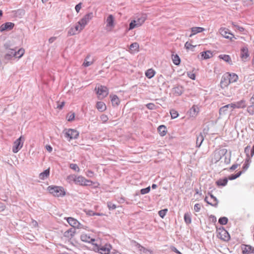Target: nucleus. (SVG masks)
<instances>
[{
	"instance_id": "obj_1",
	"label": "nucleus",
	"mask_w": 254,
	"mask_h": 254,
	"mask_svg": "<svg viewBox=\"0 0 254 254\" xmlns=\"http://www.w3.org/2000/svg\"><path fill=\"white\" fill-rule=\"evenodd\" d=\"M24 49L21 48L17 51L14 49H6L3 60L5 63L13 59V58H20L24 54Z\"/></svg>"
},
{
	"instance_id": "obj_2",
	"label": "nucleus",
	"mask_w": 254,
	"mask_h": 254,
	"mask_svg": "<svg viewBox=\"0 0 254 254\" xmlns=\"http://www.w3.org/2000/svg\"><path fill=\"white\" fill-rule=\"evenodd\" d=\"M50 193L57 197L65 195V192L63 187L58 186H49L48 188Z\"/></svg>"
},
{
	"instance_id": "obj_3",
	"label": "nucleus",
	"mask_w": 254,
	"mask_h": 254,
	"mask_svg": "<svg viewBox=\"0 0 254 254\" xmlns=\"http://www.w3.org/2000/svg\"><path fill=\"white\" fill-rule=\"evenodd\" d=\"M95 246L96 250L101 254H109L112 249V246L109 244H106L102 246L97 244H93Z\"/></svg>"
},
{
	"instance_id": "obj_4",
	"label": "nucleus",
	"mask_w": 254,
	"mask_h": 254,
	"mask_svg": "<svg viewBox=\"0 0 254 254\" xmlns=\"http://www.w3.org/2000/svg\"><path fill=\"white\" fill-rule=\"evenodd\" d=\"M95 90L96 91V93L99 99H102L106 97L109 93L107 87L103 85H99L96 87Z\"/></svg>"
},
{
	"instance_id": "obj_5",
	"label": "nucleus",
	"mask_w": 254,
	"mask_h": 254,
	"mask_svg": "<svg viewBox=\"0 0 254 254\" xmlns=\"http://www.w3.org/2000/svg\"><path fill=\"white\" fill-rule=\"evenodd\" d=\"M23 137L21 136L14 142L13 146L12 147V151L14 153L18 152L22 147L23 145Z\"/></svg>"
},
{
	"instance_id": "obj_6",
	"label": "nucleus",
	"mask_w": 254,
	"mask_h": 254,
	"mask_svg": "<svg viewBox=\"0 0 254 254\" xmlns=\"http://www.w3.org/2000/svg\"><path fill=\"white\" fill-rule=\"evenodd\" d=\"M75 183L80 186H90L93 184L92 181L87 180L81 176L76 177Z\"/></svg>"
},
{
	"instance_id": "obj_7",
	"label": "nucleus",
	"mask_w": 254,
	"mask_h": 254,
	"mask_svg": "<svg viewBox=\"0 0 254 254\" xmlns=\"http://www.w3.org/2000/svg\"><path fill=\"white\" fill-rule=\"evenodd\" d=\"M217 232L219 234V238L225 241H228L230 239V236L228 232L223 227L217 228Z\"/></svg>"
},
{
	"instance_id": "obj_8",
	"label": "nucleus",
	"mask_w": 254,
	"mask_h": 254,
	"mask_svg": "<svg viewBox=\"0 0 254 254\" xmlns=\"http://www.w3.org/2000/svg\"><path fill=\"white\" fill-rule=\"evenodd\" d=\"M93 17V13L90 12L86 14L84 17L78 22V25L81 26V29H83L85 25Z\"/></svg>"
},
{
	"instance_id": "obj_9",
	"label": "nucleus",
	"mask_w": 254,
	"mask_h": 254,
	"mask_svg": "<svg viewBox=\"0 0 254 254\" xmlns=\"http://www.w3.org/2000/svg\"><path fill=\"white\" fill-rule=\"evenodd\" d=\"M79 135L78 132L74 129H68L65 132V137L68 139V140H70L71 139H76L78 137Z\"/></svg>"
},
{
	"instance_id": "obj_10",
	"label": "nucleus",
	"mask_w": 254,
	"mask_h": 254,
	"mask_svg": "<svg viewBox=\"0 0 254 254\" xmlns=\"http://www.w3.org/2000/svg\"><path fill=\"white\" fill-rule=\"evenodd\" d=\"M220 34L224 38L232 40L234 35L230 32L229 30L226 28L221 27L219 29Z\"/></svg>"
},
{
	"instance_id": "obj_11",
	"label": "nucleus",
	"mask_w": 254,
	"mask_h": 254,
	"mask_svg": "<svg viewBox=\"0 0 254 254\" xmlns=\"http://www.w3.org/2000/svg\"><path fill=\"white\" fill-rule=\"evenodd\" d=\"M115 19L113 15L110 14L106 19L107 29L111 31L115 26Z\"/></svg>"
},
{
	"instance_id": "obj_12",
	"label": "nucleus",
	"mask_w": 254,
	"mask_h": 254,
	"mask_svg": "<svg viewBox=\"0 0 254 254\" xmlns=\"http://www.w3.org/2000/svg\"><path fill=\"white\" fill-rule=\"evenodd\" d=\"M227 152L226 149H222L218 151H216L214 154V160L215 162L219 161L223 156H224Z\"/></svg>"
},
{
	"instance_id": "obj_13",
	"label": "nucleus",
	"mask_w": 254,
	"mask_h": 254,
	"mask_svg": "<svg viewBox=\"0 0 254 254\" xmlns=\"http://www.w3.org/2000/svg\"><path fill=\"white\" fill-rule=\"evenodd\" d=\"M172 92L175 96H180L184 92V88L180 85H175L172 89Z\"/></svg>"
},
{
	"instance_id": "obj_14",
	"label": "nucleus",
	"mask_w": 254,
	"mask_h": 254,
	"mask_svg": "<svg viewBox=\"0 0 254 254\" xmlns=\"http://www.w3.org/2000/svg\"><path fill=\"white\" fill-rule=\"evenodd\" d=\"M208 198L206 196L204 200L209 204L211 206L217 207L218 205V201L216 197H215L213 195H210V199L209 200H208Z\"/></svg>"
},
{
	"instance_id": "obj_15",
	"label": "nucleus",
	"mask_w": 254,
	"mask_h": 254,
	"mask_svg": "<svg viewBox=\"0 0 254 254\" xmlns=\"http://www.w3.org/2000/svg\"><path fill=\"white\" fill-rule=\"evenodd\" d=\"M230 79L226 73L224 74L221 77L220 86L222 88L227 87L230 84Z\"/></svg>"
},
{
	"instance_id": "obj_16",
	"label": "nucleus",
	"mask_w": 254,
	"mask_h": 254,
	"mask_svg": "<svg viewBox=\"0 0 254 254\" xmlns=\"http://www.w3.org/2000/svg\"><path fill=\"white\" fill-rule=\"evenodd\" d=\"M14 26V24L13 23L10 22H6L0 26V31L2 32L6 30H10L13 29Z\"/></svg>"
},
{
	"instance_id": "obj_17",
	"label": "nucleus",
	"mask_w": 254,
	"mask_h": 254,
	"mask_svg": "<svg viewBox=\"0 0 254 254\" xmlns=\"http://www.w3.org/2000/svg\"><path fill=\"white\" fill-rule=\"evenodd\" d=\"M80 240L84 242L91 243L92 245L93 242L95 241V239L91 238L89 235L87 234H82L80 236Z\"/></svg>"
},
{
	"instance_id": "obj_18",
	"label": "nucleus",
	"mask_w": 254,
	"mask_h": 254,
	"mask_svg": "<svg viewBox=\"0 0 254 254\" xmlns=\"http://www.w3.org/2000/svg\"><path fill=\"white\" fill-rule=\"evenodd\" d=\"M65 219H66L68 224L70 226L73 227V228H75L76 227L79 228L80 223L76 219H75L72 217H67Z\"/></svg>"
},
{
	"instance_id": "obj_19",
	"label": "nucleus",
	"mask_w": 254,
	"mask_h": 254,
	"mask_svg": "<svg viewBox=\"0 0 254 254\" xmlns=\"http://www.w3.org/2000/svg\"><path fill=\"white\" fill-rule=\"evenodd\" d=\"M204 30H205L204 28H203L202 27H192L191 28V31L192 33L190 35V37H191L193 35H194L197 33L202 32L204 31Z\"/></svg>"
},
{
	"instance_id": "obj_20",
	"label": "nucleus",
	"mask_w": 254,
	"mask_h": 254,
	"mask_svg": "<svg viewBox=\"0 0 254 254\" xmlns=\"http://www.w3.org/2000/svg\"><path fill=\"white\" fill-rule=\"evenodd\" d=\"M203 140L204 136L202 132H200L199 134L196 136V147H199L201 146Z\"/></svg>"
},
{
	"instance_id": "obj_21",
	"label": "nucleus",
	"mask_w": 254,
	"mask_h": 254,
	"mask_svg": "<svg viewBox=\"0 0 254 254\" xmlns=\"http://www.w3.org/2000/svg\"><path fill=\"white\" fill-rule=\"evenodd\" d=\"M241 249L242 250L243 254H251L252 246L250 245H242L241 246Z\"/></svg>"
},
{
	"instance_id": "obj_22",
	"label": "nucleus",
	"mask_w": 254,
	"mask_h": 254,
	"mask_svg": "<svg viewBox=\"0 0 254 254\" xmlns=\"http://www.w3.org/2000/svg\"><path fill=\"white\" fill-rule=\"evenodd\" d=\"M249 56L248 49L246 47H243L241 50V57L243 60L247 59Z\"/></svg>"
},
{
	"instance_id": "obj_23",
	"label": "nucleus",
	"mask_w": 254,
	"mask_h": 254,
	"mask_svg": "<svg viewBox=\"0 0 254 254\" xmlns=\"http://www.w3.org/2000/svg\"><path fill=\"white\" fill-rule=\"evenodd\" d=\"M75 233V229L71 228L65 231L64 233V236L68 238H72Z\"/></svg>"
},
{
	"instance_id": "obj_24",
	"label": "nucleus",
	"mask_w": 254,
	"mask_h": 254,
	"mask_svg": "<svg viewBox=\"0 0 254 254\" xmlns=\"http://www.w3.org/2000/svg\"><path fill=\"white\" fill-rule=\"evenodd\" d=\"M226 74L230 79V83L235 82L238 79V76L234 73H226Z\"/></svg>"
},
{
	"instance_id": "obj_25",
	"label": "nucleus",
	"mask_w": 254,
	"mask_h": 254,
	"mask_svg": "<svg viewBox=\"0 0 254 254\" xmlns=\"http://www.w3.org/2000/svg\"><path fill=\"white\" fill-rule=\"evenodd\" d=\"M155 73L156 71L154 69H153V68H149L145 71V75L146 77H147L149 79H151V78L154 77Z\"/></svg>"
},
{
	"instance_id": "obj_26",
	"label": "nucleus",
	"mask_w": 254,
	"mask_h": 254,
	"mask_svg": "<svg viewBox=\"0 0 254 254\" xmlns=\"http://www.w3.org/2000/svg\"><path fill=\"white\" fill-rule=\"evenodd\" d=\"M50 175V169H48L39 174V178L42 180L47 179Z\"/></svg>"
},
{
	"instance_id": "obj_27",
	"label": "nucleus",
	"mask_w": 254,
	"mask_h": 254,
	"mask_svg": "<svg viewBox=\"0 0 254 254\" xmlns=\"http://www.w3.org/2000/svg\"><path fill=\"white\" fill-rule=\"evenodd\" d=\"M96 108L100 112H103L106 109L105 104L103 102H97L96 103Z\"/></svg>"
},
{
	"instance_id": "obj_28",
	"label": "nucleus",
	"mask_w": 254,
	"mask_h": 254,
	"mask_svg": "<svg viewBox=\"0 0 254 254\" xmlns=\"http://www.w3.org/2000/svg\"><path fill=\"white\" fill-rule=\"evenodd\" d=\"M90 58V56L89 55L87 56V57L85 58L84 60V62L83 63V66L84 67H88L91 65H92L94 63V60H89Z\"/></svg>"
},
{
	"instance_id": "obj_29",
	"label": "nucleus",
	"mask_w": 254,
	"mask_h": 254,
	"mask_svg": "<svg viewBox=\"0 0 254 254\" xmlns=\"http://www.w3.org/2000/svg\"><path fill=\"white\" fill-rule=\"evenodd\" d=\"M158 131L161 136H164L166 134V127L164 125H161L158 127Z\"/></svg>"
},
{
	"instance_id": "obj_30",
	"label": "nucleus",
	"mask_w": 254,
	"mask_h": 254,
	"mask_svg": "<svg viewBox=\"0 0 254 254\" xmlns=\"http://www.w3.org/2000/svg\"><path fill=\"white\" fill-rule=\"evenodd\" d=\"M229 109H230V108L228 104L222 107L219 109V114L220 115H224L227 114L229 112Z\"/></svg>"
},
{
	"instance_id": "obj_31",
	"label": "nucleus",
	"mask_w": 254,
	"mask_h": 254,
	"mask_svg": "<svg viewBox=\"0 0 254 254\" xmlns=\"http://www.w3.org/2000/svg\"><path fill=\"white\" fill-rule=\"evenodd\" d=\"M111 98V102L113 106H118L120 104V99L118 98V97L116 95H114L113 96H110Z\"/></svg>"
},
{
	"instance_id": "obj_32",
	"label": "nucleus",
	"mask_w": 254,
	"mask_h": 254,
	"mask_svg": "<svg viewBox=\"0 0 254 254\" xmlns=\"http://www.w3.org/2000/svg\"><path fill=\"white\" fill-rule=\"evenodd\" d=\"M199 112V108L196 105H193L190 109V114L191 116H196Z\"/></svg>"
},
{
	"instance_id": "obj_33",
	"label": "nucleus",
	"mask_w": 254,
	"mask_h": 254,
	"mask_svg": "<svg viewBox=\"0 0 254 254\" xmlns=\"http://www.w3.org/2000/svg\"><path fill=\"white\" fill-rule=\"evenodd\" d=\"M201 56L203 59H208L210 58L212 54L210 51H207L205 52H202L200 53Z\"/></svg>"
},
{
	"instance_id": "obj_34",
	"label": "nucleus",
	"mask_w": 254,
	"mask_h": 254,
	"mask_svg": "<svg viewBox=\"0 0 254 254\" xmlns=\"http://www.w3.org/2000/svg\"><path fill=\"white\" fill-rule=\"evenodd\" d=\"M139 45L135 42L130 45L129 49L131 53H135L138 51Z\"/></svg>"
},
{
	"instance_id": "obj_35",
	"label": "nucleus",
	"mask_w": 254,
	"mask_h": 254,
	"mask_svg": "<svg viewBox=\"0 0 254 254\" xmlns=\"http://www.w3.org/2000/svg\"><path fill=\"white\" fill-rule=\"evenodd\" d=\"M228 183V179L227 178H224L222 179H219L216 182V184L217 186H225L227 185Z\"/></svg>"
},
{
	"instance_id": "obj_36",
	"label": "nucleus",
	"mask_w": 254,
	"mask_h": 254,
	"mask_svg": "<svg viewBox=\"0 0 254 254\" xmlns=\"http://www.w3.org/2000/svg\"><path fill=\"white\" fill-rule=\"evenodd\" d=\"M236 103L237 109L245 108L246 107V101L244 100H241Z\"/></svg>"
},
{
	"instance_id": "obj_37",
	"label": "nucleus",
	"mask_w": 254,
	"mask_h": 254,
	"mask_svg": "<svg viewBox=\"0 0 254 254\" xmlns=\"http://www.w3.org/2000/svg\"><path fill=\"white\" fill-rule=\"evenodd\" d=\"M172 60L174 64L176 65H178L180 64L181 62V60L179 56L177 55H173L172 56Z\"/></svg>"
},
{
	"instance_id": "obj_38",
	"label": "nucleus",
	"mask_w": 254,
	"mask_h": 254,
	"mask_svg": "<svg viewBox=\"0 0 254 254\" xmlns=\"http://www.w3.org/2000/svg\"><path fill=\"white\" fill-rule=\"evenodd\" d=\"M184 220L187 224H190L191 222V215L190 213H187L184 215Z\"/></svg>"
},
{
	"instance_id": "obj_39",
	"label": "nucleus",
	"mask_w": 254,
	"mask_h": 254,
	"mask_svg": "<svg viewBox=\"0 0 254 254\" xmlns=\"http://www.w3.org/2000/svg\"><path fill=\"white\" fill-rule=\"evenodd\" d=\"M140 25V24L138 23L136 20L131 21L129 25L128 30H132L136 27H138Z\"/></svg>"
},
{
	"instance_id": "obj_40",
	"label": "nucleus",
	"mask_w": 254,
	"mask_h": 254,
	"mask_svg": "<svg viewBox=\"0 0 254 254\" xmlns=\"http://www.w3.org/2000/svg\"><path fill=\"white\" fill-rule=\"evenodd\" d=\"M219 58L228 63H230V62H231L230 57L227 55H220L219 56Z\"/></svg>"
},
{
	"instance_id": "obj_41",
	"label": "nucleus",
	"mask_w": 254,
	"mask_h": 254,
	"mask_svg": "<svg viewBox=\"0 0 254 254\" xmlns=\"http://www.w3.org/2000/svg\"><path fill=\"white\" fill-rule=\"evenodd\" d=\"M242 173H243V171H239L236 174H232L229 176L228 179L230 180H235V179L238 178V177H239Z\"/></svg>"
},
{
	"instance_id": "obj_42",
	"label": "nucleus",
	"mask_w": 254,
	"mask_h": 254,
	"mask_svg": "<svg viewBox=\"0 0 254 254\" xmlns=\"http://www.w3.org/2000/svg\"><path fill=\"white\" fill-rule=\"evenodd\" d=\"M250 151L251 152L250 146H247L245 148V152L246 153V155H247V158L246 159H247V162H249V161H251V155L250 156V155L249 154Z\"/></svg>"
},
{
	"instance_id": "obj_43",
	"label": "nucleus",
	"mask_w": 254,
	"mask_h": 254,
	"mask_svg": "<svg viewBox=\"0 0 254 254\" xmlns=\"http://www.w3.org/2000/svg\"><path fill=\"white\" fill-rule=\"evenodd\" d=\"M16 16L22 17L25 14V11L22 9H18L14 11Z\"/></svg>"
},
{
	"instance_id": "obj_44",
	"label": "nucleus",
	"mask_w": 254,
	"mask_h": 254,
	"mask_svg": "<svg viewBox=\"0 0 254 254\" xmlns=\"http://www.w3.org/2000/svg\"><path fill=\"white\" fill-rule=\"evenodd\" d=\"M228 221V219L226 217H220L218 220V222L221 225H226Z\"/></svg>"
},
{
	"instance_id": "obj_45",
	"label": "nucleus",
	"mask_w": 254,
	"mask_h": 254,
	"mask_svg": "<svg viewBox=\"0 0 254 254\" xmlns=\"http://www.w3.org/2000/svg\"><path fill=\"white\" fill-rule=\"evenodd\" d=\"M170 113L171 114V118L172 119H176L179 116V114H178V112L176 111L175 110H174V109L171 110Z\"/></svg>"
},
{
	"instance_id": "obj_46",
	"label": "nucleus",
	"mask_w": 254,
	"mask_h": 254,
	"mask_svg": "<svg viewBox=\"0 0 254 254\" xmlns=\"http://www.w3.org/2000/svg\"><path fill=\"white\" fill-rule=\"evenodd\" d=\"M76 178V176H74L73 175H70L67 177L66 180L70 183L72 181L75 183Z\"/></svg>"
},
{
	"instance_id": "obj_47",
	"label": "nucleus",
	"mask_w": 254,
	"mask_h": 254,
	"mask_svg": "<svg viewBox=\"0 0 254 254\" xmlns=\"http://www.w3.org/2000/svg\"><path fill=\"white\" fill-rule=\"evenodd\" d=\"M167 211H168L167 209H164L161 210L158 212L159 215L160 216V217H161L162 218H163L164 217V216L166 215Z\"/></svg>"
},
{
	"instance_id": "obj_48",
	"label": "nucleus",
	"mask_w": 254,
	"mask_h": 254,
	"mask_svg": "<svg viewBox=\"0 0 254 254\" xmlns=\"http://www.w3.org/2000/svg\"><path fill=\"white\" fill-rule=\"evenodd\" d=\"M77 32L74 29L73 27L70 28V29L68 31V35L72 36L75 35Z\"/></svg>"
},
{
	"instance_id": "obj_49",
	"label": "nucleus",
	"mask_w": 254,
	"mask_h": 254,
	"mask_svg": "<svg viewBox=\"0 0 254 254\" xmlns=\"http://www.w3.org/2000/svg\"><path fill=\"white\" fill-rule=\"evenodd\" d=\"M223 157H224V162L226 164H230L231 162V156L230 155H227L226 154L223 156Z\"/></svg>"
},
{
	"instance_id": "obj_50",
	"label": "nucleus",
	"mask_w": 254,
	"mask_h": 254,
	"mask_svg": "<svg viewBox=\"0 0 254 254\" xmlns=\"http://www.w3.org/2000/svg\"><path fill=\"white\" fill-rule=\"evenodd\" d=\"M69 167L70 169L77 172H79L80 170L78 166L76 164H70Z\"/></svg>"
},
{
	"instance_id": "obj_51",
	"label": "nucleus",
	"mask_w": 254,
	"mask_h": 254,
	"mask_svg": "<svg viewBox=\"0 0 254 254\" xmlns=\"http://www.w3.org/2000/svg\"><path fill=\"white\" fill-rule=\"evenodd\" d=\"M107 206L110 210H114L116 208V205L111 202H107Z\"/></svg>"
},
{
	"instance_id": "obj_52",
	"label": "nucleus",
	"mask_w": 254,
	"mask_h": 254,
	"mask_svg": "<svg viewBox=\"0 0 254 254\" xmlns=\"http://www.w3.org/2000/svg\"><path fill=\"white\" fill-rule=\"evenodd\" d=\"M251 162V161H250L249 162H247V159L246 160V161L243 166V173L245 171H246L248 169V168L249 167V164Z\"/></svg>"
},
{
	"instance_id": "obj_53",
	"label": "nucleus",
	"mask_w": 254,
	"mask_h": 254,
	"mask_svg": "<svg viewBox=\"0 0 254 254\" xmlns=\"http://www.w3.org/2000/svg\"><path fill=\"white\" fill-rule=\"evenodd\" d=\"M100 119L103 123H105L108 121V117L107 115L103 114L100 116Z\"/></svg>"
},
{
	"instance_id": "obj_54",
	"label": "nucleus",
	"mask_w": 254,
	"mask_h": 254,
	"mask_svg": "<svg viewBox=\"0 0 254 254\" xmlns=\"http://www.w3.org/2000/svg\"><path fill=\"white\" fill-rule=\"evenodd\" d=\"M232 25L234 27H235L237 28V29L240 31V32H243L245 30V29L241 26H239V25H237L235 24V23L232 22Z\"/></svg>"
},
{
	"instance_id": "obj_55",
	"label": "nucleus",
	"mask_w": 254,
	"mask_h": 254,
	"mask_svg": "<svg viewBox=\"0 0 254 254\" xmlns=\"http://www.w3.org/2000/svg\"><path fill=\"white\" fill-rule=\"evenodd\" d=\"M187 75L189 77H190V79H191L192 80H194L195 78V74L193 73H192V72H190V71L188 72Z\"/></svg>"
},
{
	"instance_id": "obj_56",
	"label": "nucleus",
	"mask_w": 254,
	"mask_h": 254,
	"mask_svg": "<svg viewBox=\"0 0 254 254\" xmlns=\"http://www.w3.org/2000/svg\"><path fill=\"white\" fill-rule=\"evenodd\" d=\"M229 106V108H230V111L231 112L233 111V109H235V108H237V106H236V103H231V104H228Z\"/></svg>"
},
{
	"instance_id": "obj_57",
	"label": "nucleus",
	"mask_w": 254,
	"mask_h": 254,
	"mask_svg": "<svg viewBox=\"0 0 254 254\" xmlns=\"http://www.w3.org/2000/svg\"><path fill=\"white\" fill-rule=\"evenodd\" d=\"M201 205L198 203H196L194 206V210L195 212H199L200 210Z\"/></svg>"
},
{
	"instance_id": "obj_58",
	"label": "nucleus",
	"mask_w": 254,
	"mask_h": 254,
	"mask_svg": "<svg viewBox=\"0 0 254 254\" xmlns=\"http://www.w3.org/2000/svg\"><path fill=\"white\" fill-rule=\"evenodd\" d=\"M73 27L77 33L80 32L82 30L81 29V26H80V25H78V23Z\"/></svg>"
},
{
	"instance_id": "obj_59",
	"label": "nucleus",
	"mask_w": 254,
	"mask_h": 254,
	"mask_svg": "<svg viewBox=\"0 0 254 254\" xmlns=\"http://www.w3.org/2000/svg\"><path fill=\"white\" fill-rule=\"evenodd\" d=\"M82 3L79 2L78 4H76L75 7V9L76 11L78 13L81 8Z\"/></svg>"
},
{
	"instance_id": "obj_60",
	"label": "nucleus",
	"mask_w": 254,
	"mask_h": 254,
	"mask_svg": "<svg viewBox=\"0 0 254 254\" xmlns=\"http://www.w3.org/2000/svg\"><path fill=\"white\" fill-rule=\"evenodd\" d=\"M146 106L147 108L150 110L154 109L155 107V105L153 103L147 104Z\"/></svg>"
},
{
	"instance_id": "obj_61",
	"label": "nucleus",
	"mask_w": 254,
	"mask_h": 254,
	"mask_svg": "<svg viewBox=\"0 0 254 254\" xmlns=\"http://www.w3.org/2000/svg\"><path fill=\"white\" fill-rule=\"evenodd\" d=\"M185 47L187 49H189L191 47H193V46L189 42H187L185 44Z\"/></svg>"
},
{
	"instance_id": "obj_62",
	"label": "nucleus",
	"mask_w": 254,
	"mask_h": 254,
	"mask_svg": "<svg viewBox=\"0 0 254 254\" xmlns=\"http://www.w3.org/2000/svg\"><path fill=\"white\" fill-rule=\"evenodd\" d=\"M239 166V164H234L229 169L230 170L233 171V170H235L236 168H237V167Z\"/></svg>"
},
{
	"instance_id": "obj_63",
	"label": "nucleus",
	"mask_w": 254,
	"mask_h": 254,
	"mask_svg": "<svg viewBox=\"0 0 254 254\" xmlns=\"http://www.w3.org/2000/svg\"><path fill=\"white\" fill-rule=\"evenodd\" d=\"M74 113H72L71 114H70L69 116H68V121H69V122H71L73 120L74 118Z\"/></svg>"
},
{
	"instance_id": "obj_64",
	"label": "nucleus",
	"mask_w": 254,
	"mask_h": 254,
	"mask_svg": "<svg viewBox=\"0 0 254 254\" xmlns=\"http://www.w3.org/2000/svg\"><path fill=\"white\" fill-rule=\"evenodd\" d=\"M46 148L47 149V150L49 152H51L52 151V150H53V148L50 145H47L46 146Z\"/></svg>"
}]
</instances>
